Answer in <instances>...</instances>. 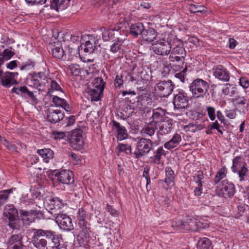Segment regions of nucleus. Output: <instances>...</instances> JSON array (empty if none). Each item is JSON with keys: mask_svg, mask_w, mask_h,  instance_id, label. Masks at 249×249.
<instances>
[{"mask_svg": "<svg viewBox=\"0 0 249 249\" xmlns=\"http://www.w3.org/2000/svg\"><path fill=\"white\" fill-rule=\"evenodd\" d=\"M158 33L152 28L148 27L145 29L141 36L143 41L150 43L153 42L157 37Z\"/></svg>", "mask_w": 249, "mask_h": 249, "instance_id": "21", "label": "nucleus"}, {"mask_svg": "<svg viewBox=\"0 0 249 249\" xmlns=\"http://www.w3.org/2000/svg\"><path fill=\"white\" fill-rule=\"evenodd\" d=\"M64 117V114L60 109H51L48 111L47 120L49 122L55 124L60 122Z\"/></svg>", "mask_w": 249, "mask_h": 249, "instance_id": "18", "label": "nucleus"}, {"mask_svg": "<svg viewBox=\"0 0 249 249\" xmlns=\"http://www.w3.org/2000/svg\"><path fill=\"white\" fill-rule=\"evenodd\" d=\"M120 151L124 152L128 155H130L132 153V149L130 145L127 144L120 143L118 145Z\"/></svg>", "mask_w": 249, "mask_h": 249, "instance_id": "48", "label": "nucleus"}, {"mask_svg": "<svg viewBox=\"0 0 249 249\" xmlns=\"http://www.w3.org/2000/svg\"><path fill=\"white\" fill-rule=\"evenodd\" d=\"M21 235L19 234H14L11 236L8 240V244L9 246L17 245L21 244Z\"/></svg>", "mask_w": 249, "mask_h": 249, "instance_id": "43", "label": "nucleus"}, {"mask_svg": "<svg viewBox=\"0 0 249 249\" xmlns=\"http://www.w3.org/2000/svg\"><path fill=\"white\" fill-rule=\"evenodd\" d=\"M39 213V211L34 210L30 211L19 210L20 217L25 225H29L30 223L34 222L35 219L37 217Z\"/></svg>", "mask_w": 249, "mask_h": 249, "instance_id": "14", "label": "nucleus"}, {"mask_svg": "<svg viewBox=\"0 0 249 249\" xmlns=\"http://www.w3.org/2000/svg\"><path fill=\"white\" fill-rule=\"evenodd\" d=\"M123 76L121 75L117 74L116 76V78L114 81V84L116 88H120L122 85H123L124 81L122 79Z\"/></svg>", "mask_w": 249, "mask_h": 249, "instance_id": "56", "label": "nucleus"}, {"mask_svg": "<svg viewBox=\"0 0 249 249\" xmlns=\"http://www.w3.org/2000/svg\"><path fill=\"white\" fill-rule=\"evenodd\" d=\"M174 85L171 80H159L156 84L155 93L160 97H167L173 91Z\"/></svg>", "mask_w": 249, "mask_h": 249, "instance_id": "7", "label": "nucleus"}, {"mask_svg": "<svg viewBox=\"0 0 249 249\" xmlns=\"http://www.w3.org/2000/svg\"><path fill=\"white\" fill-rule=\"evenodd\" d=\"M206 111L211 121H214L215 119V108L211 106L206 107Z\"/></svg>", "mask_w": 249, "mask_h": 249, "instance_id": "49", "label": "nucleus"}, {"mask_svg": "<svg viewBox=\"0 0 249 249\" xmlns=\"http://www.w3.org/2000/svg\"><path fill=\"white\" fill-rule=\"evenodd\" d=\"M52 52L53 56L56 59L65 60L67 58L66 52L60 46L54 45V48H52Z\"/></svg>", "mask_w": 249, "mask_h": 249, "instance_id": "28", "label": "nucleus"}, {"mask_svg": "<svg viewBox=\"0 0 249 249\" xmlns=\"http://www.w3.org/2000/svg\"><path fill=\"white\" fill-rule=\"evenodd\" d=\"M240 84L244 89H247L249 87V81L246 77H241L240 79Z\"/></svg>", "mask_w": 249, "mask_h": 249, "instance_id": "61", "label": "nucleus"}, {"mask_svg": "<svg viewBox=\"0 0 249 249\" xmlns=\"http://www.w3.org/2000/svg\"><path fill=\"white\" fill-rule=\"evenodd\" d=\"M32 242L38 249H60L62 236L51 230L34 229Z\"/></svg>", "mask_w": 249, "mask_h": 249, "instance_id": "1", "label": "nucleus"}, {"mask_svg": "<svg viewBox=\"0 0 249 249\" xmlns=\"http://www.w3.org/2000/svg\"><path fill=\"white\" fill-rule=\"evenodd\" d=\"M165 155L166 152L163 147L162 146L159 147L158 149L154 152V155L150 157V163L158 165L161 163L163 164L161 161V156Z\"/></svg>", "mask_w": 249, "mask_h": 249, "instance_id": "25", "label": "nucleus"}, {"mask_svg": "<svg viewBox=\"0 0 249 249\" xmlns=\"http://www.w3.org/2000/svg\"><path fill=\"white\" fill-rule=\"evenodd\" d=\"M70 69L71 73L75 76H77L80 73V68L79 65L72 64L70 66Z\"/></svg>", "mask_w": 249, "mask_h": 249, "instance_id": "54", "label": "nucleus"}, {"mask_svg": "<svg viewBox=\"0 0 249 249\" xmlns=\"http://www.w3.org/2000/svg\"><path fill=\"white\" fill-rule=\"evenodd\" d=\"M226 116L230 119H234L236 116L235 109L227 110L225 111Z\"/></svg>", "mask_w": 249, "mask_h": 249, "instance_id": "59", "label": "nucleus"}, {"mask_svg": "<svg viewBox=\"0 0 249 249\" xmlns=\"http://www.w3.org/2000/svg\"><path fill=\"white\" fill-rule=\"evenodd\" d=\"M43 4H45L46 7L50 6L52 9L59 12L65 9L64 1L62 0H43Z\"/></svg>", "mask_w": 249, "mask_h": 249, "instance_id": "23", "label": "nucleus"}, {"mask_svg": "<svg viewBox=\"0 0 249 249\" xmlns=\"http://www.w3.org/2000/svg\"><path fill=\"white\" fill-rule=\"evenodd\" d=\"M144 29V27L143 24L141 22H138L131 25L129 33L132 36L137 37L139 35H142Z\"/></svg>", "mask_w": 249, "mask_h": 249, "instance_id": "26", "label": "nucleus"}, {"mask_svg": "<svg viewBox=\"0 0 249 249\" xmlns=\"http://www.w3.org/2000/svg\"><path fill=\"white\" fill-rule=\"evenodd\" d=\"M56 179L60 183L65 184H71L74 182V178L72 172L69 170H62L60 172L56 170L53 171Z\"/></svg>", "mask_w": 249, "mask_h": 249, "instance_id": "11", "label": "nucleus"}, {"mask_svg": "<svg viewBox=\"0 0 249 249\" xmlns=\"http://www.w3.org/2000/svg\"><path fill=\"white\" fill-rule=\"evenodd\" d=\"M173 104L175 109H185L189 106V97L185 92L176 91L174 93Z\"/></svg>", "mask_w": 249, "mask_h": 249, "instance_id": "8", "label": "nucleus"}, {"mask_svg": "<svg viewBox=\"0 0 249 249\" xmlns=\"http://www.w3.org/2000/svg\"><path fill=\"white\" fill-rule=\"evenodd\" d=\"M14 54V53L8 49L4 50L2 53V57L3 58L6 59H10Z\"/></svg>", "mask_w": 249, "mask_h": 249, "instance_id": "58", "label": "nucleus"}, {"mask_svg": "<svg viewBox=\"0 0 249 249\" xmlns=\"http://www.w3.org/2000/svg\"><path fill=\"white\" fill-rule=\"evenodd\" d=\"M12 192V189L5 190L0 192V207L6 202L8 198L9 195Z\"/></svg>", "mask_w": 249, "mask_h": 249, "instance_id": "45", "label": "nucleus"}, {"mask_svg": "<svg viewBox=\"0 0 249 249\" xmlns=\"http://www.w3.org/2000/svg\"><path fill=\"white\" fill-rule=\"evenodd\" d=\"M3 144L9 150L12 152H17L16 146L6 140H4Z\"/></svg>", "mask_w": 249, "mask_h": 249, "instance_id": "52", "label": "nucleus"}, {"mask_svg": "<svg viewBox=\"0 0 249 249\" xmlns=\"http://www.w3.org/2000/svg\"><path fill=\"white\" fill-rule=\"evenodd\" d=\"M37 153L43 158L44 162L48 163L50 159L53 158V152L49 148L39 149Z\"/></svg>", "mask_w": 249, "mask_h": 249, "instance_id": "34", "label": "nucleus"}, {"mask_svg": "<svg viewBox=\"0 0 249 249\" xmlns=\"http://www.w3.org/2000/svg\"><path fill=\"white\" fill-rule=\"evenodd\" d=\"M172 123L170 121L167 120L162 122L161 125L160 126V129L157 134L158 139H160L159 136V134L163 135L169 133L172 129ZM160 140L159 139L158 141Z\"/></svg>", "mask_w": 249, "mask_h": 249, "instance_id": "32", "label": "nucleus"}, {"mask_svg": "<svg viewBox=\"0 0 249 249\" xmlns=\"http://www.w3.org/2000/svg\"><path fill=\"white\" fill-rule=\"evenodd\" d=\"M17 73L6 72L1 74L0 76V83L5 87H10L11 85L17 84V81L15 79V76Z\"/></svg>", "mask_w": 249, "mask_h": 249, "instance_id": "19", "label": "nucleus"}, {"mask_svg": "<svg viewBox=\"0 0 249 249\" xmlns=\"http://www.w3.org/2000/svg\"><path fill=\"white\" fill-rule=\"evenodd\" d=\"M172 227L175 231L190 230L196 231L207 227V224L194 217H189L185 221L180 219L174 221Z\"/></svg>", "mask_w": 249, "mask_h": 249, "instance_id": "3", "label": "nucleus"}, {"mask_svg": "<svg viewBox=\"0 0 249 249\" xmlns=\"http://www.w3.org/2000/svg\"><path fill=\"white\" fill-rule=\"evenodd\" d=\"M192 118L196 122V123H204L208 120L205 117V115L202 112H193L191 115Z\"/></svg>", "mask_w": 249, "mask_h": 249, "instance_id": "41", "label": "nucleus"}, {"mask_svg": "<svg viewBox=\"0 0 249 249\" xmlns=\"http://www.w3.org/2000/svg\"><path fill=\"white\" fill-rule=\"evenodd\" d=\"M184 129L186 131L190 132L191 133L196 132V127L195 124L190 123L184 126Z\"/></svg>", "mask_w": 249, "mask_h": 249, "instance_id": "57", "label": "nucleus"}, {"mask_svg": "<svg viewBox=\"0 0 249 249\" xmlns=\"http://www.w3.org/2000/svg\"><path fill=\"white\" fill-rule=\"evenodd\" d=\"M98 39L91 37L85 43H82L78 48L79 51L83 52L86 53L90 54L95 52L97 49Z\"/></svg>", "mask_w": 249, "mask_h": 249, "instance_id": "15", "label": "nucleus"}, {"mask_svg": "<svg viewBox=\"0 0 249 249\" xmlns=\"http://www.w3.org/2000/svg\"><path fill=\"white\" fill-rule=\"evenodd\" d=\"M66 52L67 54H69L70 56H76L77 54L80 55V52H78V50L76 48H73L72 47H70L69 46L67 48V50L65 51Z\"/></svg>", "mask_w": 249, "mask_h": 249, "instance_id": "53", "label": "nucleus"}, {"mask_svg": "<svg viewBox=\"0 0 249 249\" xmlns=\"http://www.w3.org/2000/svg\"><path fill=\"white\" fill-rule=\"evenodd\" d=\"M246 164L242 161L241 157L240 156L236 157L232 160V166L231 167L232 171L235 173L243 168V167H246Z\"/></svg>", "mask_w": 249, "mask_h": 249, "instance_id": "36", "label": "nucleus"}, {"mask_svg": "<svg viewBox=\"0 0 249 249\" xmlns=\"http://www.w3.org/2000/svg\"><path fill=\"white\" fill-rule=\"evenodd\" d=\"M4 214L8 219H16L18 215V211L13 205L6 206Z\"/></svg>", "mask_w": 249, "mask_h": 249, "instance_id": "30", "label": "nucleus"}, {"mask_svg": "<svg viewBox=\"0 0 249 249\" xmlns=\"http://www.w3.org/2000/svg\"><path fill=\"white\" fill-rule=\"evenodd\" d=\"M78 225L79 226L80 234L82 236L83 242L88 243L91 233L89 224L87 222H85L84 223L81 222L78 224Z\"/></svg>", "mask_w": 249, "mask_h": 249, "instance_id": "22", "label": "nucleus"}, {"mask_svg": "<svg viewBox=\"0 0 249 249\" xmlns=\"http://www.w3.org/2000/svg\"><path fill=\"white\" fill-rule=\"evenodd\" d=\"M166 113V110L161 107H158L157 108L154 109L153 110V115L152 116L153 120L152 123L156 124L160 121H162Z\"/></svg>", "mask_w": 249, "mask_h": 249, "instance_id": "27", "label": "nucleus"}, {"mask_svg": "<svg viewBox=\"0 0 249 249\" xmlns=\"http://www.w3.org/2000/svg\"><path fill=\"white\" fill-rule=\"evenodd\" d=\"M119 1V0H92V3L96 7H108L109 9Z\"/></svg>", "mask_w": 249, "mask_h": 249, "instance_id": "33", "label": "nucleus"}, {"mask_svg": "<svg viewBox=\"0 0 249 249\" xmlns=\"http://www.w3.org/2000/svg\"><path fill=\"white\" fill-rule=\"evenodd\" d=\"M156 124H154L153 123H151V124H147V125L145 126L141 131V133L142 136L144 137H147V136H153L155 132V130L156 129V126L155 125Z\"/></svg>", "mask_w": 249, "mask_h": 249, "instance_id": "35", "label": "nucleus"}, {"mask_svg": "<svg viewBox=\"0 0 249 249\" xmlns=\"http://www.w3.org/2000/svg\"><path fill=\"white\" fill-rule=\"evenodd\" d=\"M49 78L42 72L36 73L32 77L30 80V86L37 89L38 90H43L44 87L48 83Z\"/></svg>", "mask_w": 249, "mask_h": 249, "instance_id": "12", "label": "nucleus"}, {"mask_svg": "<svg viewBox=\"0 0 249 249\" xmlns=\"http://www.w3.org/2000/svg\"><path fill=\"white\" fill-rule=\"evenodd\" d=\"M188 9L191 13H199L202 14H205L207 8L203 5L190 4L188 5Z\"/></svg>", "mask_w": 249, "mask_h": 249, "instance_id": "37", "label": "nucleus"}, {"mask_svg": "<svg viewBox=\"0 0 249 249\" xmlns=\"http://www.w3.org/2000/svg\"><path fill=\"white\" fill-rule=\"evenodd\" d=\"M166 177L165 182L168 186H172L174 184L175 175L174 172L170 167L166 168Z\"/></svg>", "mask_w": 249, "mask_h": 249, "instance_id": "38", "label": "nucleus"}, {"mask_svg": "<svg viewBox=\"0 0 249 249\" xmlns=\"http://www.w3.org/2000/svg\"><path fill=\"white\" fill-rule=\"evenodd\" d=\"M209 84L201 78H196L193 81L189 86V89L194 99H203L209 95L208 89Z\"/></svg>", "mask_w": 249, "mask_h": 249, "instance_id": "4", "label": "nucleus"}, {"mask_svg": "<svg viewBox=\"0 0 249 249\" xmlns=\"http://www.w3.org/2000/svg\"><path fill=\"white\" fill-rule=\"evenodd\" d=\"M204 178V175L202 172L199 171L196 176H194V180L197 185H202V180Z\"/></svg>", "mask_w": 249, "mask_h": 249, "instance_id": "50", "label": "nucleus"}, {"mask_svg": "<svg viewBox=\"0 0 249 249\" xmlns=\"http://www.w3.org/2000/svg\"><path fill=\"white\" fill-rule=\"evenodd\" d=\"M243 168L239 169L237 172L239 177V180L240 181L245 180V176L246 175V173L248 171L247 168L246 167H243Z\"/></svg>", "mask_w": 249, "mask_h": 249, "instance_id": "55", "label": "nucleus"}, {"mask_svg": "<svg viewBox=\"0 0 249 249\" xmlns=\"http://www.w3.org/2000/svg\"><path fill=\"white\" fill-rule=\"evenodd\" d=\"M111 124L112 127L117 131L118 139L123 140L127 137V130L124 126L121 125L119 123L115 120H112Z\"/></svg>", "mask_w": 249, "mask_h": 249, "instance_id": "24", "label": "nucleus"}, {"mask_svg": "<svg viewBox=\"0 0 249 249\" xmlns=\"http://www.w3.org/2000/svg\"><path fill=\"white\" fill-rule=\"evenodd\" d=\"M213 75L220 80L228 81L230 79L229 73L227 69L222 65H218L213 69Z\"/></svg>", "mask_w": 249, "mask_h": 249, "instance_id": "17", "label": "nucleus"}, {"mask_svg": "<svg viewBox=\"0 0 249 249\" xmlns=\"http://www.w3.org/2000/svg\"><path fill=\"white\" fill-rule=\"evenodd\" d=\"M8 226L13 229H18L19 228V225L16 219H9Z\"/></svg>", "mask_w": 249, "mask_h": 249, "instance_id": "62", "label": "nucleus"}, {"mask_svg": "<svg viewBox=\"0 0 249 249\" xmlns=\"http://www.w3.org/2000/svg\"><path fill=\"white\" fill-rule=\"evenodd\" d=\"M227 174V169L225 166L221 167L217 172L213 181L214 184L218 183L222 179L226 177Z\"/></svg>", "mask_w": 249, "mask_h": 249, "instance_id": "39", "label": "nucleus"}, {"mask_svg": "<svg viewBox=\"0 0 249 249\" xmlns=\"http://www.w3.org/2000/svg\"><path fill=\"white\" fill-rule=\"evenodd\" d=\"M121 40H115L110 46V51L113 53H120L122 51L121 47L122 45Z\"/></svg>", "mask_w": 249, "mask_h": 249, "instance_id": "46", "label": "nucleus"}, {"mask_svg": "<svg viewBox=\"0 0 249 249\" xmlns=\"http://www.w3.org/2000/svg\"><path fill=\"white\" fill-rule=\"evenodd\" d=\"M86 217V212L83 209H80L79 210L77 213V220L78 224L80 223H84L86 222L85 221V218Z\"/></svg>", "mask_w": 249, "mask_h": 249, "instance_id": "47", "label": "nucleus"}, {"mask_svg": "<svg viewBox=\"0 0 249 249\" xmlns=\"http://www.w3.org/2000/svg\"><path fill=\"white\" fill-rule=\"evenodd\" d=\"M198 249H213L210 240L207 238H204L198 242Z\"/></svg>", "mask_w": 249, "mask_h": 249, "instance_id": "42", "label": "nucleus"}, {"mask_svg": "<svg viewBox=\"0 0 249 249\" xmlns=\"http://www.w3.org/2000/svg\"><path fill=\"white\" fill-rule=\"evenodd\" d=\"M232 102L241 113L245 114L248 111L249 103L244 97L235 96L232 99Z\"/></svg>", "mask_w": 249, "mask_h": 249, "instance_id": "16", "label": "nucleus"}, {"mask_svg": "<svg viewBox=\"0 0 249 249\" xmlns=\"http://www.w3.org/2000/svg\"><path fill=\"white\" fill-rule=\"evenodd\" d=\"M181 141V136L178 134L176 133L169 141L164 143V147L168 150L172 149L176 147L179 143Z\"/></svg>", "mask_w": 249, "mask_h": 249, "instance_id": "29", "label": "nucleus"}, {"mask_svg": "<svg viewBox=\"0 0 249 249\" xmlns=\"http://www.w3.org/2000/svg\"><path fill=\"white\" fill-rule=\"evenodd\" d=\"M175 36L169 33L162 34L158 40L151 46V50L157 55L167 56L170 53L172 49V42Z\"/></svg>", "mask_w": 249, "mask_h": 249, "instance_id": "2", "label": "nucleus"}, {"mask_svg": "<svg viewBox=\"0 0 249 249\" xmlns=\"http://www.w3.org/2000/svg\"><path fill=\"white\" fill-rule=\"evenodd\" d=\"M53 135L55 139H62L66 136L64 132L58 131H53Z\"/></svg>", "mask_w": 249, "mask_h": 249, "instance_id": "63", "label": "nucleus"}, {"mask_svg": "<svg viewBox=\"0 0 249 249\" xmlns=\"http://www.w3.org/2000/svg\"><path fill=\"white\" fill-rule=\"evenodd\" d=\"M158 145V141L153 142L149 139L141 138L138 142L137 148L134 153L136 159L148 154L153 149V145Z\"/></svg>", "mask_w": 249, "mask_h": 249, "instance_id": "6", "label": "nucleus"}, {"mask_svg": "<svg viewBox=\"0 0 249 249\" xmlns=\"http://www.w3.org/2000/svg\"><path fill=\"white\" fill-rule=\"evenodd\" d=\"M55 221L60 228L64 231H70L73 229L72 219L66 213L59 212L54 214Z\"/></svg>", "mask_w": 249, "mask_h": 249, "instance_id": "9", "label": "nucleus"}, {"mask_svg": "<svg viewBox=\"0 0 249 249\" xmlns=\"http://www.w3.org/2000/svg\"><path fill=\"white\" fill-rule=\"evenodd\" d=\"M113 32V30H104L102 33L103 35V39L105 41H108L110 39V37L109 36V34H111Z\"/></svg>", "mask_w": 249, "mask_h": 249, "instance_id": "64", "label": "nucleus"}, {"mask_svg": "<svg viewBox=\"0 0 249 249\" xmlns=\"http://www.w3.org/2000/svg\"><path fill=\"white\" fill-rule=\"evenodd\" d=\"M27 87L25 86H21L18 88L14 87L12 89V92L15 93L18 95H22L24 94Z\"/></svg>", "mask_w": 249, "mask_h": 249, "instance_id": "51", "label": "nucleus"}, {"mask_svg": "<svg viewBox=\"0 0 249 249\" xmlns=\"http://www.w3.org/2000/svg\"><path fill=\"white\" fill-rule=\"evenodd\" d=\"M47 84H50L51 89H49L47 95L51 96L52 92L54 90L62 91V89L59 84L56 81L52 80L51 78H49Z\"/></svg>", "mask_w": 249, "mask_h": 249, "instance_id": "40", "label": "nucleus"}, {"mask_svg": "<svg viewBox=\"0 0 249 249\" xmlns=\"http://www.w3.org/2000/svg\"><path fill=\"white\" fill-rule=\"evenodd\" d=\"M221 184L222 186L218 191V195L224 198L232 197L235 192L234 185L227 179L222 180Z\"/></svg>", "mask_w": 249, "mask_h": 249, "instance_id": "13", "label": "nucleus"}, {"mask_svg": "<svg viewBox=\"0 0 249 249\" xmlns=\"http://www.w3.org/2000/svg\"><path fill=\"white\" fill-rule=\"evenodd\" d=\"M83 131L81 129L73 130L70 136V142L72 147L76 150L81 149L84 144Z\"/></svg>", "mask_w": 249, "mask_h": 249, "instance_id": "10", "label": "nucleus"}, {"mask_svg": "<svg viewBox=\"0 0 249 249\" xmlns=\"http://www.w3.org/2000/svg\"><path fill=\"white\" fill-rule=\"evenodd\" d=\"M106 83L101 77L95 78L89 84L86 90L87 96L91 101L100 100L102 97Z\"/></svg>", "mask_w": 249, "mask_h": 249, "instance_id": "5", "label": "nucleus"}, {"mask_svg": "<svg viewBox=\"0 0 249 249\" xmlns=\"http://www.w3.org/2000/svg\"><path fill=\"white\" fill-rule=\"evenodd\" d=\"M52 102L56 107H60L64 108L66 111H71V107L67 101L64 99L61 98L58 96H54L53 98Z\"/></svg>", "mask_w": 249, "mask_h": 249, "instance_id": "31", "label": "nucleus"}, {"mask_svg": "<svg viewBox=\"0 0 249 249\" xmlns=\"http://www.w3.org/2000/svg\"><path fill=\"white\" fill-rule=\"evenodd\" d=\"M170 53L173 54L180 55L182 58H184L186 55V51L184 48L179 45L176 46L172 49H171Z\"/></svg>", "mask_w": 249, "mask_h": 249, "instance_id": "44", "label": "nucleus"}, {"mask_svg": "<svg viewBox=\"0 0 249 249\" xmlns=\"http://www.w3.org/2000/svg\"><path fill=\"white\" fill-rule=\"evenodd\" d=\"M45 205L50 210L59 209L64 206V201L59 197H49L46 200Z\"/></svg>", "mask_w": 249, "mask_h": 249, "instance_id": "20", "label": "nucleus"}, {"mask_svg": "<svg viewBox=\"0 0 249 249\" xmlns=\"http://www.w3.org/2000/svg\"><path fill=\"white\" fill-rule=\"evenodd\" d=\"M35 66V64L33 62L31 61H28V62L23 64V65L21 66V70H25V69H30L33 68Z\"/></svg>", "mask_w": 249, "mask_h": 249, "instance_id": "60", "label": "nucleus"}]
</instances>
